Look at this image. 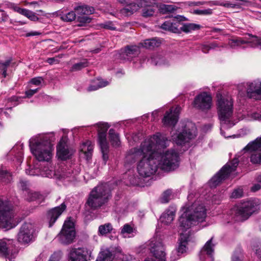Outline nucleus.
Returning <instances> with one entry per match:
<instances>
[{"instance_id": "obj_1", "label": "nucleus", "mask_w": 261, "mask_h": 261, "mask_svg": "<svg viewBox=\"0 0 261 261\" xmlns=\"http://www.w3.org/2000/svg\"><path fill=\"white\" fill-rule=\"evenodd\" d=\"M167 137L157 133L146 139L139 147L130 149L125 156V163L138 161L137 171L140 176L149 177L158 168L163 170H174L178 166V154L173 150L161 153L159 150L169 145Z\"/></svg>"}, {"instance_id": "obj_2", "label": "nucleus", "mask_w": 261, "mask_h": 261, "mask_svg": "<svg viewBox=\"0 0 261 261\" xmlns=\"http://www.w3.org/2000/svg\"><path fill=\"white\" fill-rule=\"evenodd\" d=\"M179 219L178 232L179 244L177 251L183 253L186 251V245L190 237L189 229L196 222H202L206 217V210L199 201L186 203L181 209Z\"/></svg>"}, {"instance_id": "obj_3", "label": "nucleus", "mask_w": 261, "mask_h": 261, "mask_svg": "<svg viewBox=\"0 0 261 261\" xmlns=\"http://www.w3.org/2000/svg\"><path fill=\"white\" fill-rule=\"evenodd\" d=\"M217 110L221 124V134L225 138L230 136L226 135L225 130L231 128L235 124L232 120L233 103L232 99L230 96H223L220 93L217 94Z\"/></svg>"}, {"instance_id": "obj_4", "label": "nucleus", "mask_w": 261, "mask_h": 261, "mask_svg": "<svg viewBox=\"0 0 261 261\" xmlns=\"http://www.w3.org/2000/svg\"><path fill=\"white\" fill-rule=\"evenodd\" d=\"M31 152L39 161L49 162L53 156V146L51 143L44 140L40 136L30 139Z\"/></svg>"}, {"instance_id": "obj_5", "label": "nucleus", "mask_w": 261, "mask_h": 261, "mask_svg": "<svg viewBox=\"0 0 261 261\" xmlns=\"http://www.w3.org/2000/svg\"><path fill=\"white\" fill-rule=\"evenodd\" d=\"M110 197V190L108 185L101 184L91 192L87 204L92 208L96 209L106 203Z\"/></svg>"}, {"instance_id": "obj_6", "label": "nucleus", "mask_w": 261, "mask_h": 261, "mask_svg": "<svg viewBox=\"0 0 261 261\" xmlns=\"http://www.w3.org/2000/svg\"><path fill=\"white\" fill-rule=\"evenodd\" d=\"M195 136V127L191 123L187 124L181 128L171 132V138L176 144L182 145Z\"/></svg>"}, {"instance_id": "obj_7", "label": "nucleus", "mask_w": 261, "mask_h": 261, "mask_svg": "<svg viewBox=\"0 0 261 261\" xmlns=\"http://www.w3.org/2000/svg\"><path fill=\"white\" fill-rule=\"evenodd\" d=\"M14 213L11 204L0 199V228L11 229L16 226L14 223Z\"/></svg>"}, {"instance_id": "obj_8", "label": "nucleus", "mask_w": 261, "mask_h": 261, "mask_svg": "<svg viewBox=\"0 0 261 261\" xmlns=\"http://www.w3.org/2000/svg\"><path fill=\"white\" fill-rule=\"evenodd\" d=\"M259 207V204L255 200H249L244 202L234 210V219L237 221L247 220Z\"/></svg>"}, {"instance_id": "obj_9", "label": "nucleus", "mask_w": 261, "mask_h": 261, "mask_svg": "<svg viewBox=\"0 0 261 261\" xmlns=\"http://www.w3.org/2000/svg\"><path fill=\"white\" fill-rule=\"evenodd\" d=\"M239 163L238 159H234L231 161L227 163L215 176H214L209 182L211 188H215L222 181L225 180L229 174L234 171Z\"/></svg>"}, {"instance_id": "obj_10", "label": "nucleus", "mask_w": 261, "mask_h": 261, "mask_svg": "<svg viewBox=\"0 0 261 261\" xmlns=\"http://www.w3.org/2000/svg\"><path fill=\"white\" fill-rule=\"evenodd\" d=\"M98 132V139L104 164H106L109 159V145L106 138V134L110 125L108 123L99 122L96 124Z\"/></svg>"}, {"instance_id": "obj_11", "label": "nucleus", "mask_w": 261, "mask_h": 261, "mask_svg": "<svg viewBox=\"0 0 261 261\" xmlns=\"http://www.w3.org/2000/svg\"><path fill=\"white\" fill-rule=\"evenodd\" d=\"M75 237L74 224L73 222L69 218L65 221L58 238L61 243L68 245L73 243Z\"/></svg>"}, {"instance_id": "obj_12", "label": "nucleus", "mask_w": 261, "mask_h": 261, "mask_svg": "<svg viewBox=\"0 0 261 261\" xmlns=\"http://www.w3.org/2000/svg\"><path fill=\"white\" fill-rule=\"evenodd\" d=\"M249 43L253 47H258L261 49V38L248 34L243 38H236L230 39L228 42L229 46L232 48H235L243 44Z\"/></svg>"}, {"instance_id": "obj_13", "label": "nucleus", "mask_w": 261, "mask_h": 261, "mask_svg": "<svg viewBox=\"0 0 261 261\" xmlns=\"http://www.w3.org/2000/svg\"><path fill=\"white\" fill-rule=\"evenodd\" d=\"M193 107L203 112H207L213 106L212 97L209 93L203 92L199 93L193 102Z\"/></svg>"}, {"instance_id": "obj_14", "label": "nucleus", "mask_w": 261, "mask_h": 261, "mask_svg": "<svg viewBox=\"0 0 261 261\" xmlns=\"http://www.w3.org/2000/svg\"><path fill=\"white\" fill-rule=\"evenodd\" d=\"M239 90L242 93L246 92L250 98L256 95L261 97V80H257L240 85L239 87Z\"/></svg>"}, {"instance_id": "obj_15", "label": "nucleus", "mask_w": 261, "mask_h": 261, "mask_svg": "<svg viewBox=\"0 0 261 261\" xmlns=\"http://www.w3.org/2000/svg\"><path fill=\"white\" fill-rule=\"evenodd\" d=\"M244 150L254 151L250 156L251 162L253 164H261V137L248 143Z\"/></svg>"}, {"instance_id": "obj_16", "label": "nucleus", "mask_w": 261, "mask_h": 261, "mask_svg": "<svg viewBox=\"0 0 261 261\" xmlns=\"http://www.w3.org/2000/svg\"><path fill=\"white\" fill-rule=\"evenodd\" d=\"M149 246L151 252L155 257L156 260L153 259H147L145 261H166L165 249L161 242L153 239L150 241Z\"/></svg>"}, {"instance_id": "obj_17", "label": "nucleus", "mask_w": 261, "mask_h": 261, "mask_svg": "<svg viewBox=\"0 0 261 261\" xmlns=\"http://www.w3.org/2000/svg\"><path fill=\"white\" fill-rule=\"evenodd\" d=\"M34 227L30 223H25L21 227L17 235V240L22 244H28L33 240Z\"/></svg>"}, {"instance_id": "obj_18", "label": "nucleus", "mask_w": 261, "mask_h": 261, "mask_svg": "<svg viewBox=\"0 0 261 261\" xmlns=\"http://www.w3.org/2000/svg\"><path fill=\"white\" fill-rule=\"evenodd\" d=\"M91 251L87 247L72 248L69 254L68 261H88Z\"/></svg>"}, {"instance_id": "obj_19", "label": "nucleus", "mask_w": 261, "mask_h": 261, "mask_svg": "<svg viewBox=\"0 0 261 261\" xmlns=\"http://www.w3.org/2000/svg\"><path fill=\"white\" fill-rule=\"evenodd\" d=\"M77 14V19L79 21L83 23H89L91 19L87 16L94 13V9L92 7L88 6H77L74 9Z\"/></svg>"}, {"instance_id": "obj_20", "label": "nucleus", "mask_w": 261, "mask_h": 261, "mask_svg": "<svg viewBox=\"0 0 261 261\" xmlns=\"http://www.w3.org/2000/svg\"><path fill=\"white\" fill-rule=\"evenodd\" d=\"M73 153L72 150H69L67 145V138L63 137L57 147V154L62 160L69 159Z\"/></svg>"}, {"instance_id": "obj_21", "label": "nucleus", "mask_w": 261, "mask_h": 261, "mask_svg": "<svg viewBox=\"0 0 261 261\" xmlns=\"http://www.w3.org/2000/svg\"><path fill=\"white\" fill-rule=\"evenodd\" d=\"M180 111L179 107L172 108L169 112L166 113L163 119L164 124L166 125H174L178 121Z\"/></svg>"}, {"instance_id": "obj_22", "label": "nucleus", "mask_w": 261, "mask_h": 261, "mask_svg": "<svg viewBox=\"0 0 261 261\" xmlns=\"http://www.w3.org/2000/svg\"><path fill=\"white\" fill-rule=\"evenodd\" d=\"M66 206L63 203L59 206L56 207L50 210L47 213V219L49 221V226L51 227L56 222L58 217L65 210Z\"/></svg>"}, {"instance_id": "obj_23", "label": "nucleus", "mask_w": 261, "mask_h": 261, "mask_svg": "<svg viewBox=\"0 0 261 261\" xmlns=\"http://www.w3.org/2000/svg\"><path fill=\"white\" fill-rule=\"evenodd\" d=\"M10 7L14 11L25 16L31 21H37L39 19L36 13L30 10L21 8L13 4H11Z\"/></svg>"}, {"instance_id": "obj_24", "label": "nucleus", "mask_w": 261, "mask_h": 261, "mask_svg": "<svg viewBox=\"0 0 261 261\" xmlns=\"http://www.w3.org/2000/svg\"><path fill=\"white\" fill-rule=\"evenodd\" d=\"M213 238L206 242L202 249L200 254V258L203 261V258L205 257V254L207 255L206 259L213 261L212 253L214 252V245L212 243Z\"/></svg>"}, {"instance_id": "obj_25", "label": "nucleus", "mask_w": 261, "mask_h": 261, "mask_svg": "<svg viewBox=\"0 0 261 261\" xmlns=\"http://www.w3.org/2000/svg\"><path fill=\"white\" fill-rule=\"evenodd\" d=\"M0 253L3 254L6 259L9 261H14L17 255L16 250H7L6 242L4 240H0Z\"/></svg>"}, {"instance_id": "obj_26", "label": "nucleus", "mask_w": 261, "mask_h": 261, "mask_svg": "<svg viewBox=\"0 0 261 261\" xmlns=\"http://www.w3.org/2000/svg\"><path fill=\"white\" fill-rule=\"evenodd\" d=\"M93 150V145L91 141L89 140L83 142L80 147L81 152L84 154L87 161L91 159Z\"/></svg>"}, {"instance_id": "obj_27", "label": "nucleus", "mask_w": 261, "mask_h": 261, "mask_svg": "<svg viewBox=\"0 0 261 261\" xmlns=\"http://www.w3.org/2000/svg\"><path fill=\"white\" fill-rule=\"evenodd\" d=\"M161 44V39L157 38H152L144 40L143 42H140L139 45L141 47L151 49L160 46Z\"/></svg>"}, {"instance_id": "obj_28", "label": "nucleus", "mask_w": 261, "mask_h": 261, "mask_svg": "<svg viewBox=\"0 0 261 261\" xmlns=\"http://www.w3.org/2000/svg\"><path fill=\"white\" fill-rule=\"evenodd\" d=\"M175 212L174 208L166 210L160 217V221L166 225L170 224L174 220Z\"/></svg>"}, {"instance_id": "obj_29", "label": "nucleus", "mask_w": 261, "mask_h": 261, "mask_svg": "<svg viewBox=\"0 0 261 261\" xmlns=\"http://www.w3.org/2000/svg\"><path fill=\"white\" fill-rule=\"evenodd\" d=\"M136 232V229L134 225L129 224H124L120 229V234L124 238L134 236Z\"/></svg>"}, {"instance_id": "obj_30", "label": "nucleus", "mask_w": 261, "mask_h": 261, "mask_svg": "<svg viewBox=\"0 0 261 261\" xmlns=\"http://www.w3.org/2000/svg\"><path fill=\"white\" fill-rule=\"evenodd\" d=\"M140 45H139V46L134 45L128 46L123 51L122 54L123 57L126 56L127 57V60H129L133 57H135L140 53Z\"/></svg>"}, {"instance_id": "obj_31", "label": "nucleus", "mask_w": 261, "mask_h": 261, "mask_svg": "<svg viewBox=\"0 0 261 261\" xmlns=\"http://www.w3.org/2000/svg\"><path fill=\"white\" fill-rule=\"evenodd\" d=\"M108 84V82L97 79L93 80L92 82L91 85L88 87L87 90L88 91H95L99 88L104 87L107 86Z\"/></svg>"}, {"instance_id": "obj_32", "label": "nucleus", "mask_w": 261, "mask_h": 261, "mask_svg": "<svg viewBox=\"0 0 261 261\" xmlns=\"http://www.w3.org/2000/svg\"><path fill=\"white\" fill-rule=\"evenodd\" d=\"M139 8L140 6L138 4L136 3H131L125 8L121 9V13L123 15H128L137 11Z\"/></svg>"}, {"instance_id": "obj_33", "label": "nucleus", "mask_w": 261, "mask_h": 261, "mask_svg": "<svg viewBox=\"0 0 261 261\" xmlns=\"http://www.w3.org/2000/svg\"><path fill=\"white\" fill-rule=\"evenodd\" d=\"M112 230V225L110 223L100 225L98 227V234L99 236H105L108 233H110Z\"/></svg>"}, {"instance_id": "obj_34", "label": "nucleus", "mask_w": 261, "mask_h": 261, "mask_svg": "<svg viewBox=\"0 0 261 261\" xmlns=\"http://www.w3.org/2000/svg\"><path fill=\"white\" fill-rule=\"evenodd\" d=\"M161 28L163 30L173 33H176L178 31L177 24L176 23H172L169 21H167L162 24Z\"/></svg>"}, {"instance_id": "obj_35", "label": "nucleus", "mask_w": 261, "mask_h": 261, "mask_svg": "<svg viewBox=\"0 0 261 261\" xmlns=\"http://www.w3.org/2000/svg\"><path fill=\"white\" fill-rule=\"evenodd\" d=\"M88 66V60L86 59L81 60L79 62L74 64L71 67L70 70L71 71H77L85 68Z\"/></svg>"}, {"instance_id": "obj_36", "label": "nucleus", "mask_w": 261, "mask_h": 261, "mask_svg": "<svg viewBox=\"0 0 261 261\" xmlns=\"http://www.w3.org/2000/svg\"><path fill=\"white\" fill-rule=\"evenodd\" d=\"M200 25L195 23H185L180 28L181 30L185 33H190L193 31L199 30Z\"/></svg>"}, {"instance_id": "obj_37", "label": "nucleus", "mask_w": 261, "mask_h": 261, "mask_svg": "<svg viewBox=\"0 0 261 261\" xmlns=\"http://www.w3.org/2000/svg\"><path fill=\"white\" fill-rule=\"evenodd\" d=\"M109 139L112 145L119 146L120 143L118 135L115 133L113 129H110L109 132Z\"/></svg>"}, {"instance_id": "obj_38", "label": "nucleus", "mask_w": 261, "mask_h": 261, "mask_svg": "<svg viewBox=\"0 0 261 261\" xmlns=\"http://www.w3.org/2000/svg\"><path fill=\"white\" fill-rule=\"evenodd\" d=\"M112 254L109 250L101 251L96 261H112Z\"/></svg>"}, {"instance_id": "obj_39", "label": "nucleus", "mask_w": 261, "mask_h": 261, "mask_svg": "<svg viewBox=\"0 0 261 261\" xmlns=\"http://www.w3.org/2000/svg\"><path fill=\"white\" fill-rule=\"evenodd\" d=\"M12 179L11 175L7 170L4 169L0 170V181L8 183L11 181Z\"/></svg>"}, {"instance_id": "obj_40", "label": "nucleus", "mask_w": 261, "mask_h": 261, "mask_svg": "<svg viewBox=\"0 0 261 261\" xmlns=\"http://www.w3.org/2000/svg\"><path fill=\"white\" fill-rule=\"evenodd\" d=\"M155 8L153 6H148L142 9V16L145 17L152 16L155 13Z\"/></svg>"}, {"instance_id": "obj_41", "label": "nucleus", "mask_w": 261, "mask_h": 261, "mask_svg": "<svg viewBox=\"0 0 261 261\" xmlns=\"http://www.w3.org/2000/svg\"><path fill=\"white\" fill-rule=\"evenodd\" d=\"M173 197L174 195L172 190L168 189L163 193L161 197V202L162 203H167Z\"/></svg>"}, {"instance_id": "obj_42", "label": "nucleus", "mask_w": 261, "mask_h": 261, "mask_svg": "<svg viewBox=\"0 0 261 261\" xmlns=\"http://www.w3.org/2000/svg\"><path fill=\"white\" fill-rule=\"evenodd\" d=\"M76 18V14L75 12L70 11L67 14H64L61 15V19L67 22L72 21L75 20Z\"/></svg>"}, {"instance_id": "obj_43", "label": "nucleus", "mask_w": 261, "mask_h": 261, "mask_svg": "<svg viewBox=\"0 0 261 261\" xmlns=\"http://www.w3.org/2000/svg\"><path fill=\"white\" fill-rule=\"evenodd\" d=\"M28 199L30 201H33L38 200L40 201V200H43L44 199L43 196L38 192H29L28 193Z\"/></svg>"}, {"instance_id": "obj_44", "label": "nucleus", "mask_w": 261, "mask_h": 261, "mask_svg": "<svg viewBox=\"0 0 261 261\" xmlns=\"http://www.w3.org/2000/svg\"><path fill=\"white\" fill-rule=\"evenodd\" d=\"M11 60H8L4 63L0 62V69L2 71V74L4 77L7 76V68L11 63Z\"/></svg>"}, {"instance_id": "obj_45", "label": "nucleus", "mask_w": 261, "mask_h": 261, "mask_svg": "<svg viewBox=\"0 0 261 261\" xmlns=\"http://www.w3.org/2000/svg\"><path fill=\"white\" fill-rule=\"evenodd\" d=\"M247 119L248 120H255L261 119V115L256 112L248 114Z\"/></svg>"}, {"instance_id": "obj_46", "label": "nucleus", "mask_w": 261, "mask_h": 261, "mask_svg": "<svg viewBox=\"0 0 261 261\" xmlns=\"http://www.w3.org/2000/svg\"><path fill=\"white\" fill-rule=\"evenodd\" d=\"M176 9V7L173 5H164L162 7V10L163 12H172Z\"/></svg>"}, {"instance_id": "obj_47", "label": "nucleus", "mask_w": 261, "mask_h": 261, "mask_svg": "<svg viewBox=\"0 0 261 261\" xmlns=\"http://www.w3.org/2000/svg\"><path fill=\"white\" fill-rule=\"evenodd\" d=\"M243 195V190L241 188L235 189L231 194V197L233 198H238Z\"/></svg>"}, {"instance_id": "obj_48", "label": "nucleus", "mask_w": 261, "mask_h": 261, "mask_svg": "<svg viewBox=\"0 0 261 261\" xmlns=\"http://www.w3.org/2000/svg\"><path fill=\"white\" fill-rule=\"evenodd\" d=\"M61 256L62 253L61 252H55L51 255L48 261H59Z\"/></svg>"}, {"instance_id": "obj_49", "label": "nucleus", "mask_w": 261, "mask_h": 261, "mask_svg": "<svg viewBox=\"0 0 261 261\" xmlns=\"http://www.w3.org/2000/svg\"><path fill=\"white\" fill-rule=\"evenodd\" d=\"M195 13L199 15H210L212 13V10L211 9L197 10L195 11Z\"/></svg>"}, {"instance_id": "obj_50", "label": "nucleus", "mask_w": 261, "mask_h": 261, "mask_svg": "<svg viewBox=\"0 0 261 261\" xmlns=\"http://www.w3.org/2000/svg\"><path fill=\"white\" fill-rule=\"evenodd\" d=\"M43 79L42 77L39 76L32 79L31 81V83L33 85L38 86L41 84Z\"/></svg>"}, {"instance_id": "obj_51", "label": "nucleus", "mask_w": 261, "mask_h": 261, "mask_svg": "<svg viewBox=\"0 0 261 261\" xmlns=\"http://www.w3.org/2000/svg\"><path fill=\"white\" fill-rule=\"evenodd\" d=\"M60 62L59 60L57 57L56 58H48L46 60V62L48 64L51 65L53 64H58Z\"/></svg>"}, {"instance_id": "obj_52", "label": "nucleus", "mask_w": 261, "mask_h": 261, "mask_svg": "<svg viewBox=\"0 0 261 261\" xmlns=\"http://www.w3.org/2000/svg\"><path fill=\"white\" fill-rule=\"evenodd\" d=\"M25 5L32 6L34 9L39 8L40 6L39 4L37 2H25Z\"/></svg>"}, {"instance_id": "obj_53", "label": "nucleus", "mask_w": 261, "mask_h": 261, "mask_svg": "<svg viewBox=\"0 0 261 261\" xmlns=\"http://www.w3.org/2000/svg\"><path fill=\"white\" fill-rule=\"evenodd\" d=\"M254 249L255 250V253L258 258V261H261V245L257 246L256 248H254Z\"/></svg>"}, {"instance_id": "obj_54", "label": "nucleus", "mask_w": 261, "mask_h": 261, "mask_svg": "<svg viewBox=\"0 0 261 261\" xmlns=\"http://www.w3.org/2000/svg\"><path fill=\"white\" fill-rule=\"evenodd\" d=\"M40 174L42 176H45L47 177H51L53 174V172L51 170H46V171H42Z\"/></svg>"}, {"instance_id": "obj_55", "label": "nucleus", "mask_w": 261, "mask_h": 261, "mask_svg": "<svg viewBox=\"0 0 261 261\" xmlns=\"http://www.w3.org/2000/svg\"><path fill=\"white\" fill-rule=\"evenodd\" d=\"M26 173L27 174L30 175H38V171L37 170V172L33 170V169H27L26 170Z\"/></svg>"}, {"instance_id": "obj_56", "label": "nucleus", "mask_w": 261, "mask_h": 261, "mask_svg": "<svg viewBox=\"0 0 261 261\" xmlns=\"http://www.w3.org/2000/svg\"><path fill=\"white\" fill-rule=\"evenodd\" d=\"M104 28L111 30H115V27L111 23H107L104 24Z\"/></svg>"}, {"instance_id": "obj_57", "label": "nucleus", "mask_w": 261, "mask_h": 261, "mask_svg": "<svg viewBox=\"0 0 261 261\" xmlns=\"http://www.w3.org/2000/svg\"><path fill=\"white\" fill-rule=\"evenodd\" d=\"M261 188V185L259 183L254 185L252 188L251 190L253 192L258 191Z\"/></svg>"}, {"instance_id": "obj_58", "label": "nucleus", "mask_w": 261, "mask_h": 261, "mask_svg": "<svg viewBox=\"0 0 261 261\" xmlns=\"http://www.w3.org/2000/svg\"><path fill=\"white\" fill-rule=\"evenodd\" d=\"M201 49L203 53H207L211 48L209 45H203Z\"/></svg>"}, {"instance_id": "obj_59", "label": "nucleus", "mask_w": 261, "mask_h": 261, "mask_svg": "<svg viewBox=\"0 0 261 261\" xmlns=\"http://www.w3.org/2000/svg\"><path fill=\"white\" fill-rule=\"evenodd\" d=\"M27 182L23 181H20L19 182V186L21 188L22 190H25L27 189Z\"/></svg>"}, {"instance_id": "obj_60", "label": "nucleus", "mask_w": 261, "mask_h": 261, "mask_svg": "<svg viewBox=\"0 0 261 261\" xmlns=\"http://www.w3.org/2000/svg\"><path fill=\"white\" fill-rule=\"evenodd\" d=\"M41 34V33L39 32H36V31H34V32H30V33H29L27 34V36H36V35H40Z\"/></svg>"}, {"instance_id": "obj_61", "label": "nucleus", "mask_w": 261, "mask_h": 261, "mask_svg": "<svg viewBox=\"0 0 261 261\" xmlns=\"http://www.w3.org/2000/svg\"><path fill=\"white\" fill-rule=\"evenodd\" d=\"M25 94L28 97H31L34 95V93L32 90H29L25 91Z\"/></svg>"}, {"instance_id": "obj_62", "label": "nucleus", "mask_w": 261, "mask_h": 261, "mask_svg": "<svg viewBox=\"0 0 261 261\" xmlns=\"http://www.w3.org/2000/svg\"><path fill=\"white\" fill-rule=\"evenodd\" d=\"M232 261H241V259L239 256L234 255L232 257Z\"/></svg>"}, {"instance_id": "obj_63", "label": "nucleus", "mask_w": 261, "mask_h": 261, "mask_svg": "<svg viewBox=\"0 0 261 261\" xmlns=\"http://www.w3.org/2000/svg\"><path fill=\"white\" fill-rule=\"evenodd\" d=\"M209 46L211 49H214L216 47H218V45L216 43H212L209 45Z\"/></svg>"}, {"instance_id": "obj_64", "label": "nucleus", "mask_w": 261, "mask_h": 261, "mask_svg": "<svg viewBox=\"0 0 261 261\" xmlns=\"http://www.w3.org/2000/svg\"><path fill=\"white\" fill-rule=\"evenodd\" d=\"M117 1L119 3L122 4H125L128 2V0H117Z\"/></svg>"}]
</instances>
